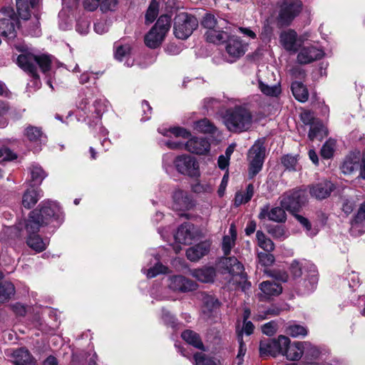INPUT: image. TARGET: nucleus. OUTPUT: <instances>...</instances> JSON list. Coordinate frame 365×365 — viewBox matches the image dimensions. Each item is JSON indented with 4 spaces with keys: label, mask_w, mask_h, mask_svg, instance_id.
Instances as JSON below:
<instances>
[{
    "label": "nucleus",
    "mask_w": 365,
    "mask_h": 365,
    "mask_svg": "<svg viewBox=\"0 0 365 365\" xmlns=\"http://www.w3.org/2000/svg\"><path fill=\"white\" fill-rule=\"evenodd\" d=\"M255 329L254 324L250 321L244 322L243 327L241 331H240L237 334H241L242 335L245 333L247 335H250L253 333Z\"/></svg>",
    "instance_id": "63"
},
{
    "label": "nucleus",
    "mask_w": 365,
    "mask_h": 365,
    "mask_svg": "<svg viewBox=\"0 0 365 365\" xmlns=\"http://www.w3.org/2000/svg\"><path fill=\"white\" fill-rule=\"evenodd\" d=\"M170 28V16L162 15L155 24L145 36V43L147 46L155 48L163 42L166 34Z\"/></svg>",
    "instance_id": "5"
},
{
    "label": "nucleus",
    "mask_w": 365,
    "mask_h": 365,
    "mask_svg": "<svg viewBox=\"0 0 365 365\" xmlns=\"http://www.w3.org/2000/svg\"><path fill=\"white\" fill-rule=\"evenodd\" d=\"M327 134V130L323 123L320 120H317L310 126L308 137L311 140L314 139L322 140Z\"/></svg>",
    "instance_id": "41"
},
{
    "label": "nucleus",
    "mask_w": 365,
    "mask_h": 365,
    "mask_svg": "<svg viewBox=\"0 0 365 365\" xmlns=\"http://www.w3.org/2000/svg\"><path fill=\"white\" fill-rule=\"evenodd\" d=\"M51 62V58L48 55L36 56L31 53H24L17 58L19 66L34 78V84L36 86L40 83L37 66L43 73H46L50 70Z\"/></svg>",
    "instance_id": "2"
},
{
    "label": "nucleus",
    "mask_w": 365,
    "mask_h": 365,
    "mask_svg": "<svg viewBox=\"0 0 365 365\" xmlns=\"http://www.w3.org/2000/svg\"><path fill=\"white\" fill-rule=\"evenodd\" d=\"M354 202L353 200L345 199L342 203V210L345 214H350L354 208Z\"/></svg>",
    "instance_id": "64"
},
{
    "label": "nucleus",
    "mask_w": 365,
    "mask_h": 365,
    "mask_svg": "<svg viewBox=\"0 0 365 365\" xmlns=\"http://www.w3.org/2000/svg\"><path fill=\"white\" fill-rule=\"evenodd\" d=\"M290 339L284 335H280L277 339H264L259 343V354L262 357L269 356L275 357L289 345Z\"/></svg>",
    "instance_id": "12"
},
{
    "label": "nucleus",
    "mask_w": 365,
    "mask_h": 365,
    "mask_svg": "<svg viewBox=\"0 0 365 365\" xmlns=\"http://www.w3.org/2000/svg\"><path fill=\"white\" fill-rule=\"evenodd\" d=\"M237 239V230L234 224H231L229 229V234L222 238V249L225 255H228L235 245Z\"/></svg>",
    "instance_id": "32"
},
{
    "label": "nucleus",
    "mask_w": 365,
    "mask_h": 365,
    "mask_svg": "<svg viewBox=\"0 0 365 365\" xmlns=\"http://www.w3.org/2000/svg\"><path fill=\"white\" fill-rule=\"evenodd\" d=\"M238 341H239L240 346H239L238 354L237 356V364L241 365L243 361L242 358L245 356L246 351H247L246 346H245V343L243 342L241 334H238Z\"/></svg>",
    "instance_id": "55"
},
{
    "label": "nucleus",
    "mask_w": 365,
    "mask_h": 365,
    "mask_svg": "<svg viewBox=\"0 0 365 365\" xmlns=\"http://www.w3.org/2000/svg\"><path fill=\"white\" fill-rule=\"evenodd\" d=\"M255 193V187L252 183L247 185L245 191H238L235 193L234 203L236 207L246 204L250 201Z\"/></svg>",
    "instance_id": "36"
},
{
    "label": "nucleus",
    "mask_w": 365,
    "mask_h": 365,
    "mask_svg": "<svg viewBox=\"0 0 365 365\" xmlns=\"http://www.w3.org/2000/svg\"><path fill=\"white\" fill-rule=\"evenodd\" d=\"M341 170L346 175H350L359 170V177L365 180V152L361 155L359 151L350 152L346 156Z\"/></svg>",
    "instance_id": "10"
},
{
    "label": "nucleus",
    "mask_w": 365,
    "mask_h": 365,
    "mask_svg": "<svg viewBox=\"0 0 365 365\" xmlns=\"http://www.w3.org/2000/svg\"><path fill=\"white\" fill-rule=\"evenodd\" d=\"M39 1L29 0V4L27 0H16V9L19 16L24 20L29 19L31 16L30 7L35 8L38 4Z\"/></svg>",
    "instance_id": "34"
},
{
    "label": "nucleus",
    "mask_w": 365,
    "mask_h": 365,
    "mask_svg": "<svg viewBox=\"0 0 365 365\" xmlns=\"http://www.w3.org/2000/svg\"><path fill=\"white\" fill-rule=\"evenodd\" d=\"M198 21L187 13H180L175 17L174 34L180 39L187 38L197 28Z\"/></svg>",
    "instance_id": "9"
},
{
    "label": "nucleus",
    "mask_w": 365,
    "mask_h": 365,
    "mask_svg": "<svg viewBox=\"0 0 365 365\" xmlns=\"http://www.w3.org/2000/svg\"><path fill=\"white\" fill-rule=\"evenodd\" d=\"M29 170L31 175L30 186H39L42 183L43 179L47 176V173L40 165L37 164L31 165Z\"/></svg>",
    "instance_id": "35"
},
{
    "label": "nucleus",
    "mask_w": 365,
    "mask_h": 365,
    "mask_svg": "<svg viewBox=\"0 0 365 365\" xmlns=\"http://www.w3.org/2000/svg\"><path fill=\"white\" fill-rule=\"evenodd\" d=\"M305 267L309 268L308 274L306 278L302 282H300L298 285V290L302 294L309 293L316 288L318 282V274L316 267L314 264L308 262H299L294 261L290 265V272L294 278L301 277L302 274V269Z\"/></svg>",
    "instance_id": "3"
},
{
    "label": "nucleus",
    "mask_w": 365,
    "mask_h": 365,
    "mask_svg": "<svg viewBox=\"0 0 365 365\" xmlns=\"http://www.w3.org/2000/svg\"><path fill=\"white\" fill-rule=\"evenodd\" d=\"M259 263L264 267L270 266L274 261V257L272 254L266 252H259L257 255Z\"/></svg>",
    "instance_id": "53"
},
{
    "label": "nucleus",
    "mask_w": 365,
    "mask_h": 365,
    "mask_svg": "<svg viewBox=\"0 0 365 365\" xmlns=\"http://www.w3.org/2000/svg\"><path fill=\"white\" fill-rule=\"evenodd\" d=\"M162 319L166 324L174 327L175 317L170 314L169 311L165 310V309H162Z\"/></svg>",
    "instance_id": "60"
},
{
    "label": "nucleus",
    "mask_w": 365,
    "mask_h": 365,
    "mask_svg": "<svg viewBox=\"0 0 365 365\" xmlns=\"http://www.w3.org/2000/svg\"><path fill=\"white\" fill-rule=\"evenodd\" d=\"M202 302L205 309L208 312H212L219 307L218 300L211 295H205Z\"/></svg>",
    "instance_id": "52"
},
{
    "label": "nucleus",
    "mask_w": 365,
    "mask_h": 365,
    "mask_svg": "<svg viewBox=\"0 0 365 365\" xmlns=\"http://www.w3.org/2000/svg\"><path fill=\"white\" fill-rule=\"evenodd\" d=\"M291 89L294 98L300 101L305 102L307 101L309 93L305 86L299 81H294L292 83Z\"/></svg>",
    "instance_id": "42"
},
{
    "label": "nucleus",
    "mask_w": 365,
    "mask_h": 365,
    "mask_svg": "<svg viewBox=\"0 0 365 365\" xmlns=\"http://www.w3.org/2000/svg\"><path fill=\"white\" fill-rule=\"evenodd\" d=\"M173 209L176 210H189L193 206V202L187 192L177 189L173 194Z\"/></svg>",
    "instance_id": "23"
},
{
    "label": "nucleus",
    "mask_w": 365,
    "mask_h": 365,
    "mask_svg": "<svg viewBox=\"0 0 365 365\" xmlns=\"http://www.w3.org/2000/svg\"><path fill=\"white\" fill-rule=\"evenodd\" d=\"M296 218L304 227L309 235L314 236L317 234V232L312 230V226L308 219L302 215H296Z\"/></svg>",
    "instance_id": "56"
},
{
    "label": "nucleus",
    "mask_w": 365,
    "mask_h": 365,
    "mask_svg": "<svg viewBox=\"0 0 365 365\" xmlns=\"http://www.w3.org/2000/svg\"><path fill=\"white\" fill-rule=\"evenodd\" d=\"M78 108L84 112L87 118L92 119L96 123L100 120L103 113L106 110L105 101L96 100L92 105H89L88 99H83L78 105Z\"/></svg>",
    "instance_id": "15"
},
{
    "label": "nucleus",
    "mask_w": 365,
    "mask_h": 365,
    "mask_svg": "<svg viewBox=\"0 0 365 365\" xmlns=\"http://www.w3.org/2000/svg\"><path fill=\"white\" fill-rule=\"evenodd\" d=\"M177 171L190 178H199L200 170L199 163L195 157L190 155H180L177 156L174 161Z\"/></svg>",
    "instance_id": "11"
},
{
    "label": "nucleus",
    "mask_w": 365,
    "mask_h": 365,
    "mask_svg": "<svg viewBox=\"0 0 365 365\" xmlns=\"http://www.w3.org/2000/svg\"><path fill=\"white\" fill-rule=\"evenodd\" d=\"M281 162L287 170L296 171L299 168L298 160L296 156L287 155L282 158Z\"/></svg>",
    "instance_id": "47"
},
{
    "label": "nucleus",
    "mask_w": 365,
    "mask_h": 365,
    "mask_svg": "<svg viewBox=\"0 0 365 365\" xmlns=\"http://www.w3.org/2000/svg\"><path fill=\"white\" fill-rule=\"evenodd\" d=\"M311 351L312 356L318 354V350L308 341H295L293 344H289L282 351V354L285 355L287 359L290 361H297L301 359L304 352Z\"/></svg>",
    "instance_id": "14"
},
{
    "label": "nucleus",
    "mask_w": 365,
    "mask_h": 365,
    "mask_svg": "<svg viewBox=\"0 0 365 365\" xmlns=\"http://www.w3.org/2000/svg\"><path fill=\"white\" fill-rule=\"evenodd\" d=\"M7 356L11 358V361L14 365H29L33 360L32 355L25 347L9 351Z\"/></svg>",
    "instance_id": "24"
},
{
    "label": "nucleus",
    "mask_w": 365,
    "mask_h": 365,
    "mask_svg": "<svg viewBox=\"0 0 365 365\" xmlns=\"http://www.w3.org/2000/svg\"><path fill=\"white\" fill-rule=\"evenodd\" d=\"M142 108H143V116L141 120H147L150 119L151 111H152V108L148 101H143L142 102Z\"/></svg>",
    "instance_id": "61"
},
{
    "label": "nucleus",
    "mask_w": 365,
    "mask_h": 365,
    "mask_svg": "<svg viewBox=\"0 0 365 365\" xmlns=\"http://www.w3.org/2000/svg\"><path fill=\"white\" fill-rule=\"evenodd\" d=\"M225 122L229 130L232 132H242L251 127L252 118L247 109L238 106L227 112Z\"/></svg>",
    "instance_id": "4"
},
{
    "label": "nucleus",
    "mask_w": 365,
    "mask_h": 365,
    "mask_svg": "<svg viewBox=\"0 0 365 365\" xmlns=\"http://www.w3.org/2000/svg\"><path fill=\"white\" fill-rule=\"evenodd\" d=\"M258 87L261 92L268 96L277 97L281 93V86L279 83L274 85H269L268 83L262 81V78H258Z\"/></svg>",
    "instance_id": "39"
},
{
    "label": "nucleus",
    "mask_w": 365,
    "mask_h": 365,
    "mask_svg": "<svg viewBox=\"0 0 365 365\" xmlns=\"http://www.w3.org/2000/svg\"><path fill=\"white\" fill-rule=\"evenodd\" d=\"M297 34L293 30L284 32L280 35V41L284 48L292 52H296L298 49L297 43Z\"/></svg>",
    "instance_id": "29"
},
{
    "label": "nucleus",
    "mask_w": 365,
    "mask_h": 365,
    "mask_svg": "<svg viewBox=\"0 0 365 365\" xmlns=\"http://www.w3.org/2000/svg\"><path fill=\"white\" fill-rule=\"evenodd\" d=\"M210 245L208 242H200L186 251L187 259L192 262L198 261L210 251Z\"/></svg>",
    "instance_id": "26"
},
{
    "label": "nucleus",
    "mask_w": 365,
    "mask_h": 365,
    "mask_svg": "<svg viewBox=\"0 0 365 365\" xmlns=\"http://www.w3.org/2000/svg\"><path fill=\"white\" fill-rule=\"evenodd\" d=\"M257 245L265 252H270L274 250V245L273 242L266 237L263 232L258 230L256 233Z\"/></svg>",
    "instance_id": "44"
},
{
    "label": "nucleus",
    "mask_w": 365,
    "mask_h": 365,
    "mask_svg": "<svg viewBox=\"0 0 365 365\" xmlns=\"http://www.w3.org/2000/svg\"><path fill=\"white\" fill-rule=\"evenodd\" d=\"M223 29L215 28L207 30L205 34L206 40L215 44H220L227 41L230 35H228L227 31H223Z\"/></svg>",
    "instance_id": "31"
},
{
    "label": "nucleus",
    "mask_w": 365,
    "mask_h": 365,
    "mask_svg": "<svg viewBox=\"0 0 365 365\" xmlns=\"http://www.w3.org/2000/svg\"><path fill=\"white\" fill-rule=\"evenodd\" d=\"M264 158L265 147L264 142L258 140L250 148L247 154L249 179L254 178L262 170Z\"/></svg>",
    "instance_id": "8"
},
{
    "label": "nucleus",
    "mask_w": 365,
    "mask_h": 365,
    "mask_svg": "<svg viewBox=\"0 0 365 365\" xmlns=\"http://www.w3.org/2000/svg\"><path fill=\"white\" fill-rule=\"evenodd\" d=\"M335 145L334 140H327L321 149V155L325 159L331 158L334 152Z\"/></svg>",
    "instance_id": "49"
},
{
    "label": "nucleus",
    "mask_w": 365,
    "mask_h": 365,
    "mask_svg": "<svg viewBox=\"0 0 365 365\" xmlns=\"http://www.w3.org/2000/svg\"><path fill=\"white\" fill-rule=\"evenodd\" d=\"M181 336L189 344L199 349L205 350L200 337L196 332L191 330H185L182 333Z\"/></svg>",
    "instance_id": "43"
},
{
    "label": "nucleus",
    "mask_w": 365,
    "mask_h": 365,
    "mask_svg": "<svg viewBox=\"0 0 365 365\" xmlns=\"http://www.w3.org/2000/svg\"><path fill=\"white\" fill-rule=\"evenodd\" d=\"M167 271V267L161 263H157L154 267L147 270L146 274L149 278L156 277L159 274L165 273Z\"/></svg>",
    "instance_id": "54"
},
{
    "label": "nucleus",
    "mask_w": 365,
    "mask_h": 365,
    "mask_svg": "<svg viewBox=\"0 0 365 365\" xmlns=\"http://www.w3.org/2000/svg\"><path fill=\"white\" fill-rule=\"evenodd\" d=\"M42 190L36 189L34 187L27 189L22 196V205L26 209L33 207L41 197H42Z\"/></svg>",
    "instance_id": "27"
},
{
    "label": "nucleus",
    "mask_w": 365,
    "mask_h": 365,
    "mask_svg": "<svg viewBox=\"0 0 365 365\" xmlns=\"http://www.w3.org/2000/svg\"><path fill=\"white\" fill-rule=\"evenodd\" d=\"M169 131L176 137L187 138L190 136V133L188 130L180 127L172 128L170 129Z\"/></svg>",
    "instance_id": "58"
},
{
    "label": "nucleus",
    "mask_w": 365,
    "mask_h": 365,
    "mask_svg": "<svg viewBox=\"0 0 365 365\" xmlns=\"http://www.w3.org/2000/svg\"><path fill=\"white\" fill-rule=\"evenodd\" d=\"M192 276L202 282H212L215 276V269L212 267H205L192 271Z\"/></svg>",
    "instance_id": "38"
},
{
    "label": "nucleus",
    "mask_w": 365,
    "mask_h": 365,
    "mask_svg": "<svg viewBox=\"0 0 365 365\" xmlns=\"http://www.w3.org/2000/svg\"><path fill=\"white\" fill-rule=\"evenodd\" d=\"M195 237L194 225L189 222H185L178 227L175 235V240L179 244L187 245L190 244Z\"/></svg>",
    "instance_id": "21"
},
{
    "label": "nucleus",
    "mask_w": 365,
    "mask_h": 365,
    "mask_svg": "<svg viewBox=\"0 0 365 365\" xmlns=\"http://www.w3.org/2000/svg\"><path fill=\"white\" fill-rule=\"evenodd\" d=\"M226 42V52L233 61L244 56L248 49V43L235 35H230Z\"/></svg>",
    "instance_id": "16"
},
{
    "label": "nucleus",
    "mask_w": 365,
    "mask_h": 365,
    "mask_svg": "<svg viewBox=\"0 0 365 365\" xmlns=\"http://www.w3.org/2000/svg\"><path fill=\"white\" fill-rule=\"evenodd\" d=\"M213 190L212 185L207 182H196L192 186V190L197 194H210Z\"/></svg>",
    "instance_id": "50"
},
{
    "label": "nucleus",
    "mask_w": 365,
    "mask_h": 365,
    "mask_svg": "<svg viewBox=\"0 0 365 365\" xmlns=\"http://www.w3.org/2000/svg\"><path fill=\"white\" fill-rule=\"evenodd\" d=\"M279 6L278 23L282 26H289L302 11L303 4L300 0H281Z\"/></svg>",
    "instance_id": "7"
},
{
    "label": "nucleus",
    "mask_w": 365,
    "mask_h": 365,
    "mask_svg": "<svg viewBox=\"0 0 365 365\" xmlns=\"http://www.w3.org/2000/svg\"><path fill=\"white\" fill-rule=\"evenodd\" d=\"M185 148L190 153L203 155L209 152L210 144L205 138L193 137L186 142Z\"/></svg>",
    "instance_id": "19"
},
{
    "label": "nucleus",
    "mask_w": 365,
    "mask_h": 365,
    "mask_svg": "<svg viewBox=\"0 0 365 365\" xmlns=\"http://www.w3.org/2000/svg\"><path fill=\"white\" fill-rule=\"evenodd\" d=\"M19 21L16 17L10 16L9 19H0V33L1 36L8 39H14L16 36V26Z\"/></svg>",
    "instance_id": "25"
},
{
    "label": "nucleus",
    "mask_w": 365,
    "mask_h": 365,
    "mask_svg": "<svg viewBox=\"0 0 365 365\" xmlns=\"http://www.w3.org/2000/svg\"><path fill=\"white\" fill-rule=\"evenodd\" d=\"M3 277V273L0 272V303L9 300L16 292L15 287L11 282L1 281Z\"/></svg>",
    "instance_id": "37"
},
{
    "label": "nucleus",
    "mask_w": 365,
    "mask_h": 365,
    "mask_svg": "<svg viewBox=\"0 0 365 365\" xmlns=\"http://www.w3.org/2000/svg\"><path fill=\"white\" fill-rule=\"evenodd\" d=\"M61 214L58 203L50 200H43L36 209L30 212L26 222L28 246L38 252L45 250L49 243V240L41 238L38 232L41 227L46 226L55 220H58Z\"/></svg>",
    "instance_id": "1"
},
{
    "label": "nucleus",
    "mask_w": 365,
    "mask_h": 365,
    "mask_svg": "<svg viewBox=\"0 0 365 365\" xmlns=\"http://www.w3.org/2000/svg\"><path fill=\"white\" fill-rule=\"evenodd\" d=\"M117 4V0H83V6L88 11H94L101 4L105 9H112Z\"/></svg>",
    "instance_id": "40"
},
{
    "label": "nucleus",
    "mask_w": 365,
    "mask_h": 365,
    "mask_svg": "<svg viewBox=\"0 0 365 365\" xmlns=\"http://www.w3.org/2000/svg\"><path fill=\"white\" fill-rule=\"evenodd\" d=\"M195 365H217L215 360L203 353H196L193 356Z\"/></svg>",
    "instance_id": "48"
},
{
    "label": "nucleus",
    "mask_w": 365,
    "mask_h": 365,
    "mask_svg": "<svg viewBox=\"0 0 365 365\" xmlns=\"http://www.w3.org/2000/svg\"><path fill=\"white\" fill-rule=\"evenodd\" d=\"M284 209L282 207H275L269 210V205H266L261 208L259 218L260 220L268 218L269 220L277 222H284L287 215Z\"/></svg>",
    "instance_id": "22"
},
{
    "label": "nucleus",
    "mask_w": 365,
    "mask_h": 365,
    "mask_svg": "<svg viewBox=\"0 0 365 365\" xmlns=\"http://www.w3.org/2000/svg\"><path fill=\"white\" fill-rule=\"evenodd\" d=\"M169 287L175 292H187L195 290L197 284L182 275H174L169 279Z\"/></svg>",
    "instance_id": "17"
},
{
    "label": "nucleus",
    "mask_w": 365,
    "mask_h": 365,
    "mask_svg": "<svg viewBox=\"0 0 365 365\" xmlns=\"http://www.w3.org/2000/svg\"><path fill=\"white\" fill-rule=\"evenodd\" d=\"M285 332L292 337L305 336L308 334L307 329L299 324H289L286 327Z\"/></svg>",
    "instance_id": "46"
},
{
    "label": "nucleus",
    "mask_w": 365,
    "mask_h": 365,
    "mask_svg": "<svg viewBox=\"0 0 365 365\" xmlns=\"http://www.w3.org/2000/svg\"><path fill=\"white\" fill-rule=\"evenodd\" d=\"M307 200L305 190H290L280 197V205L287 210L295 212L305 204Z\"/></svg>",
    "instance_id": "13"
},
{
    "label": "nucleus",
    "mask_w": 365,
    "mask_h": 365,
    "mask_svg": "<svg viewBox=\"0 0 365 365\" xmlns=\"http://www.w3.org/2000/svg\"><path fill=\"white\" fill-rule=\"evenodd\" d=\"M130 51V47L128 45L125 46H119L117 47L115 57L116 59L119 61H122L124 57H125Z\"/></svg>",
    "instance_id": "57"
},
{
    "label": "nucleus",
    "mask_w": 365,
    "mask_h": 365,
    "mask_svg": "<svg viewBox=\"0 0 365 365\" xmlns=\"http://www.w3.org/2000/svg\"><path fill=\"white\" fill-rule=\"evenodd\" d=\"M334 184L328 180H324L309 186L310 195L318 200H323L329 197L334 190Z\"/></svg>",
    "instance_id": "20"
},
{
    "label": "nucleus",
    "mask_w": 365,
    "mask_h": 365,
    "mask_svg": "<svg viewBox=\"0 0 365 365\" xmlns=\"http://www.w3.org/2000/svg\"><path fill=\"white\" fill-rule=\"evenodd\" d=\"M158 3L156 1L153 0L150 2L145 14L146 21L148 23L154 21L158 14Z\"/></svg>",
    "instance_id": "51"
},
{
    "label": "nucleus",
    "mask_w": 365,
    "mask_h": 365,
    "mask_svg": "<svg viewBox=\"0 0 365 365\" xmlns=\"http://www.w3.org/2000/svg\"><path fill=\"white\" fill-rule=\"evenodd\" d=\"M195 129L200 133L210 134H214L217 130V128L207 118L195 122Z\"/></svg>",
    "instance_id": "45"
},
{
    "label": "nucleus",
    "mask_w": 365,
    "mask_h": 365,
    "mask_svg": "<svg viewBox=\"0 0 365 365\" xmlns=\"http://www.w3.org/2000/svg\"><path fill=\"white\" fill-rule=\"evenodd\" d=\"M203 27L207 30L215 28L226 29L228 24L227 21L223 19H217L212 14H206L201 22Z\"/></svg>",
    "instance_id": "30"
},
{
    "label": "nucleus",
    "mask_w": 365,
    "mask_h": 365,
    "mask_svg": "<svg viewBox=\"0 0 365 365\" xmlns=\"http://www.w3.org/2000/svg\"><path fill=\"white\" fill-rule=\"evenodd\" d=\"M220 265L225 272L232 276L236 283L242 284L243 291L250 287V283L247 281L244 266L236 257H224L220 261Z\"/></svg>",
    "instance_id": "6"
},
{
    "label": "nucleus",
    "mask_w": 365,
    "mask_h": 365,
    "mask_svg": "<svg viewBox=\"0 0 365 365\" xmlns=\"http://www.w3.org/2000/svg\"><path fill=\"white\" fill-rule=\"evenodd\" d=\"M24 135L27 139L36 145L45 143L46 141V136L43 133L41 128L33 125H28L25 128Z\"/></svg>",
    "instance_id": "28"
},
{
    "label": "nucleus",
    "mask_w": 365,
    "mask_h": 365,
    "mask_svg": "<svg viewBox=\"0 0 365 365\" xmlns=\"http://www.w3.org/2000/svg\"><path fill=\"white\" fill-rule=\"evenodd\" d=\"M262 331L264 334L267 336H272L277 331V324L274 322H269L266 323L262 326Z\"/></svg>",
    "instance_id": "59"
},
{
    "label": "nucleus",
    "mask_w": 365,
    "mask_h": 365,
    "mask_svg": "<svg viewBox=\"0 0 365 365\" xmlns=\"http://www.w3.org/2000/svg\"><path fill=\"white\" fill-rule=\"evenodd\" d=\"M301 119L302 122L306 125H312V123H314L317 120H314L313 114L309 111H305L302 113Z\"/></svg>",
    "instance_id": "62"
},
{
    "label": "nucleus",
    "mask_w": 365,
    "mask_h": 365,
    "mask_svg": "<svg viewBox=\"0 0 365 365\" xmlns=\"http://www.w3.org/2000/svg\"><path fill=\"white\" fill-rule=\"evenodd\" d=\"M324 51L314 46H304L300 49L297 55V61L300 64L310 63L322 58Z\"/></svg>",
    "instance_id": "18"
},
{
    "label": "nucleus",
    "mask_w": 365,
    "mask_h": 365,
    "mask_svg": "<svg viewBox=\"0 0 365 365\" xmlns=\"http://www.w3.org/2000/svg\"><path fill=\"white\" fill-rule=\"evenodd\" d=\"M259 289L264 295V298L277 296L282 292V286L274 281L262 282L259 284Z\"/></svg>",
    "instance_id": "33"
}]
</instances>
